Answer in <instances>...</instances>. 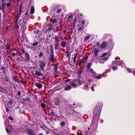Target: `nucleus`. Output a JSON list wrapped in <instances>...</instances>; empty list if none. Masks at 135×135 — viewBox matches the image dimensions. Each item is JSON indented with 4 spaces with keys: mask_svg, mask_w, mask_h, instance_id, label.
Segmentation results:
<instances>
[{
    "mask_svg": "<svg viewBox=\"0 0 135 135\" xmlns=\"http://www.w3.org/2000/svg\"><path fill=\"white\" fill-rule=\"evenodd\" d=\"M21 8L20 7V8L19 12H20V13H21Z\"/></svg>",
    "mask_w": 135,
    "mask_h": 135,
    "instance_id": "nucleus-52",
    "label": "nucleus"
},
{
    "mask_svg": "<svg viewBox=\"0 0 135 135\" xmlns=\"http://www.w3.org/2000/svg\"><path fill=\"white\" fill-rule=\"evenodd\" d=\"M11 47V45L9 43H8L6 46V49L7 50L9 49Z\"/></svg>",
    "mask_w": 135,
    "mask_h": 135,
    "instance_id": "nucleus-19",
    "label": "nucleus"
},
{
    "mask_svg": "<svg viewBox=\"0 0 135 135\" xmlns=\"http://www.w3.org/2000/svg\"><path fill=\"white\" fill-rule=\"evenodd\" d=\"M107 42L106 41H103L100 45V47L102 49L104 48L107 45Z\"/></svg>",
    "mask_w": 135,
    "mask_h": 135,
    "instance_id": "nucleus-7",
    "label": "nucleus"
},
{
    "mask_svg": "<svg viewBox=\"0 0 135 135\" xmlns=\"http://www.w3.org/2000/svg\"><path fill=\"white\" fill-rule=\"evenodd\" d=\"M38 44V42H36L35 43H33L32 44V45L33 46H36Z\"/></svg>",
    "mask_w": 135,
    "mask_h": 135,
    "instance_id": "nucleus-34",
    "label": "nucleus"
},
{
    "mask_svg": "<svg viewBox=\"0 0 135 135\" xmlns=\"http://www.w3.org/2000/svg\"><path fill=\"white\" fill-rule=\"evenodd\" d=\"M100 43L99 42H97V45H99V44Z\"/></svg>",
    "mask_w": 135,
    "mask_h": 135,
    "instance_id": "nucleus-61",
    "label": "nucleus"
},
{
    "mask_svg": "<svg viewBox=\"0 0 135 135\" xmlns=\"http://www.w3.org/2000/svg\"><path fill=\"white\" fill-rule=\"evenodd\" d=\"M118 59L119 60L120 59V58L119 57H116L115 58V59L116 60V59Z\"/></svg>",
    "mask_w": 135,
    "mask_h": 135,
    "instance_id": "nucleus-58",
    "label": "nucleus"
},
{
    "mask_svg": "<svg viewBox=\"0 0 135 135\" xmlns=\"http://www.w3.org/2000/svg\"><path fill=\"white\" fill-rule=\"evenodd\" d=\"M60 100L58 98H56L54 100V102L56 105H58L59 104Z\"/></svg>",
    "mask_w": 135,
    "mask_h": 135,
    "instance_id": "nucleus-10",
    "label": "nucleus"
},
{
    "mask_svg": "<svg viewBox=\"0 0 135 135\" xmlns=\"http://www.w3.org/2000/svg\"><path fill=\"white\" fill-rule=\"evenodd\" d=\"M36 33H38V31H36Z\"/></svg>",
    "mask_w": 135,
    "mask_h": 135,
    "instance_id": "nucleus-62",
    "label": "nucleus"
},
{
    "mask_svg": "<svg viewBox=\"0 0 135 135\" xmlns=\"http://www.w3.org/2000/svg\"><path fill=\"white\" fill-rule=\"evenodd\" d=\"M61 11V9H59L56 12L57 13H60V12Z\"/></svg>",
    "mask_w": 135,
    "mask_h": 135,
    "instance_id": "nucleus-45",
    "label": "nucleus"
},
{
    "mask_svg": "<svg viewBox=\"0 0 135 135\" xmlns=\"http://www.w3.org/2000/svg\"><path fill=\"white\" fill-rule=\"evenodd\" d=\"M16 19L15 22L18 23V21L19 19V17H16Z\"/></svg>",
    "mask_w": 135,
    "mask_h": 135,
    "instance_id": "nucleus-44",
    "label": "nucleus"
},
{
    "mask_svg": "<svg viewBox=\"0 0 135 135\" xmlns=\"http://www.w3.org/2000/svg\"><path fill=\"white\" fill-rule=\"evenodd\" d=\"M84 28V27L83 26H80L78 29V31L79 32H81L82 31Z\"/></svg>",
    "mask_w": 135,
    "mask_h": 135,
    "instance_id": "nucleus-16",
    "label": "nucleus"
},
{
    "mask_svg": "<svg viewBox=\"0 0 135 135\" xmlns=\"http://www.w3.org/2000/svg\"><path fill=\"white\" fill-rule=\"evenodd\" d=\"M81 23L82 25H84L85 23V21L84 20H83L81 22Z\"/></svg>",
    "mask_w": 135,
    "mask_h": 135,
    "instance_id": "nucleus-43",
    "label": "nucleus"
},
{
    "mask_svg": "<svg viewBox=\"0 0 135 135\" xmlns=\"http://www.w3.org/2000/svg\"><path fill=\"white\" fill-rule=\"evenodd\" d=\"M30 12L31 14H32L34 12V7L32 6L31 8V9L30 11Z\"/></svg>",
    "mask_w": 135,
    "mask_h": 135,
    "instance_id": "nucleus-15",
    "label": "nucleus"
},
{
    "mask_svg": "<svg viewBox=\"0 0 135 135\" xmlns=\"http://www.w3.org/2000/svg\"><path fill=\"white\" fill-rule=\"evenodd\" d=\"M69 81H70V80L69 79H68V80H66L65 81L66 82H69Z\"/></svg>",
    "mask_w": 135,
    "mask_h": 135,
    "instance_id": "nucleus-59",
    "label": "nucleus"
},
{
    "mask_svg": "<svg viewBox=\"0 0 135 135\" xmlns=\"http://www.w3.org/2000/svg\"><path fill=\"white\" fill-rule=\"evenodd\" d=\"M93 76L94 77L96 78L97 75V74L96 73H95V72L93 74Z\"/></svg>",
    "mask_w": 135,
    "mask_h": 135,
    "instance_id": "nucleus-39",
    "label": "nucleus"
},
{
    "mask_svg": "<svg viewBox=\"0 0 135 135\" xmlns=\"http://www.w3.org/2000/svg\"><path fill=\"white\" fill-rule=\"evenodd\" d=\"M50 58L52 60H53L54 59V51L53 49V45L52 44L50 45Z\"/></svg>",
    "mask_w": 135,
    "mask_h": 135,
    "instance_id": "nucleus-2",
    "label": "nucleus"
},
{
    "mask_svg": "<svg viewBox=\"0 0 135 135\" xmlns=\"http://www.w3.org/2000/svg\"><path fill=\"white\" fill-rule=\"evenodd\" d=\"M88 81L89 83H91L92 81V79H89L88 80Z\"/></svg>",
    "mask_w": 135,
    "mask_h": 135,
    "instance_id": "nucleus-51",
    "label": "nucleus"
},
{
    "mask_svg": "<svg viewBox=\"0 0 135 135\" xmlns=\"http://www.w3.org/2000/svg\"><path fill=\"white\" fill-rule=\"evenodd\" d=\"M55 39V44H59V40L58 38L57 37H56L54 38Z\"/></svg>",
    "mask_w": 135,
    "mask_h": 135,
    "instance_id": "nucleus-14",
    "label": "nucleus"
},
{
    "mask_svg": "<svg viewBox=\"0 0 135 135\" xmlns=\"http://www.w3.org/2000/svg\"><path fill=\"white\" fill-rule=\"evenodd\" d=\"M15 27L17 29L19 28V26L18 25V23L15 22Z\"/></svg>",
    "mask_w": 135,
    "mask_h": 135,
    "instance_id": "nucleus-26",
    "label": "nucleus"
},
{
    "mask_svg": "<svg viewBox=\"0 0 135 135\" xmlns=\"http://www.w3.org/2000/svg\"><path fill=\"white\" fill-rule=\"evenodd\" d=\"M83 83V82L80 80H79L78 82V85H80L82 84Z\"/></svg>",
    "mask_w": 135,
    "mask_h": 135,
    "instance_id": "nucleus-36",
    "label": "nucleus"
},
{
    "mask_svg": "<svg viewBox=\"0 0 135 135\" xmlns=\"http://www.w3.org/2000/svg\"><path fill=\"white\" fill-rule=\"evenodd\" d=\"M93 87H94V86H92L91 87V90L93 91H94V90L93 89Z\"/></svg>",
    "mask_w": 135,
    "mask_h": 135,
    "instance_id": "nucleus-57",
    "label": "nucleus"
},
{
    "mask_svg": "<svg viewBox=\"0 0 135 135\" xmlns=\"http://www.w3.org/2000/svg\"><path fill=\"white\" fill-rule=\"evenodd\" d=\"M90 37V36H86L85 38V40L86 41L88 40L89 38Z\"/></svg>",
    "mask_w": 135,
    "mask_h": 135,
    "instance_id": "nucleus-29",
    "label": "nucleus"
},
{
    "mask_svg": "<svg viewBox=\"0 0 135 135\" xmlns=\"http://www.w3.org/2000/svg\"><path fill=\"white\" fill-rule=\"evenodd\" d=\"M65 124V123L64 122H62L60 124V125H61V127H62Z\"/></svg>",
    "mask_w": 135,
    "mask_h": 135,
    "instance_id": "nucleus-35",
    "label": "nucleus"
},
{
    "mask_svg": "<svg viewBox=\"0 0 135 135\" xmlns=\"http://www.w3.org/2000/svg\"><path fill=\"white\" fill-rule=\"evenodd\" d=\"M18 54H19L20 55H22V54L21 53H18Z\"/></svg>",
    "mask_w": 135,
    "mask_h": 135,
    "instance_id": "nucleus-64",
    "label": "nucleus"
},
{
    "mask_svg": "<svg viewBox=\"0 0 135 135\" xmlns=\"http://www.w3.org/2000/svg\"><path fill=\"white\" fill-rule=\"evenodd\" d=\"M89 71L92 74H93L95 73L94 72V71L92 68L90 69L89 70Z\"/></svg>",
    "mask_w": 135,
    "mask_h": 135,
    "instance_id": "nucleus-27",
    "label": "nucleus"
},
{
    "mask_svg": "<svg viewBox=\"0 0 135 135\" xmlns=\"http://www.w3.org/2000/svg\"><path fill=\"white\" fill-rule=\"evenodd\" d=\"M18 96H20L21 95V93L20 91H18Z\"/></svg>",
    "mask_w": 135,
    "mask_h": 135,
    "instance_id": "nucleus-48",
    "label": "nucleus"
},
{
    "mask_svg": "<svg viewBox=\"0 0 135 135\" xmlns=\"http://www.w3.org/2000/svg\"><path fill=\"white\" fill-rule=\"evenodd\" d=\"M71 85L73 87H75L76 86H77V85L76 84H75L73 83L71 84Z\"/></svg>",
    "mask_w": 135,
    "mask_h": 135,
    "instance_id": "nucleus-38",
    "label": "nucleus"
},
{
    "mask_svg": "<svg viewBox=\"0 0 135 135\" xmlns=\"http://www.w3.org/2000/svg\"><path fill=\"white\" fill-rule=\"evenodd\" d=\"M89 87L88 86V84H85L84 85L83 88L85 90H88L89 89Z\"/></svg>",
    "mask_w": 135,
    "mask_h": 135,
    "instance_id": "nucleus-13",
    "label": "nucleus"
},
{
    "mask_svg": "<svg viewBox=\"0 0 135 135\" xmlns=\"http://www.w3.org/2000/svg\"><path fill=\"white\" fill-rule=\"evenodd\" d=\"M117 68V67L116 66H114L112 67V69L113 70H116Z\"/></svg>",
    "mask_w": 135,
    "mask_h": 135,
    "instance_id": "nucleus-31",
    "label": "nucleus"
},
{
    "mask_svg": "<svg viewBox=\"0 0 135 135\" xmlns=\"http://www.w3.org/2000/svg\"><path fill=\"white\" fill-rule=\"evenodd\" d=\"M21 51L22 52V53H23V54L25 52V51L23 49H22Z\"/></svg>",
    "mask_w": 135,
    "mask_h": 135,
    "instance_id": "nucleus-55",
    "label": "nucleus"
},
{
    "mask_svg": "<svg viewBox=\"0 0 135 135\" xmlns=\"http://www.w3.org/2000/svg\"><path fill=\"white\" fill-rule=\"evenodd\" d=\"M57 70L58 68L57 66L56 65H55L54 67V70L55 72V73H57Z\"/></svg>",
    "mask_w": 135,
    "mask_h": 135,
    "instance_id": "nucleus-20",
    "label": "nucleus"
},
{
    "mask_svg": "<svg viewBox=\"0 0 135 135\" xmlns=\"http://www.w3.org/2000/svg\"><path fill=\"white\" fill-rule=\"evenodd\" d=\"M109 59L108 57H106L104 58L103 60H105L106 61L107 60H108Z\"/></svg>",
    "mask_w": 135,
    "mask_h": 135,
    "instance_id": "nucleus-41",
    "label": "nucleus"
},
{
    "mask_svg": "<svg viewBox=\"0 0 135 135\" xmlns=\"http://www.w3.org/2000/svg\"><path fill=\"white\" fill-rule=\"evenodd\" d=\"M61 46L63 47H65L66 46V43L65 41H62L61 42Z\"/></svg>",
    "mask_w": 135,
    "mask_h": 135,
    "instance_id": "nucleus-12",
    "label": "nucleus"
},
{
    "mask_svg": "<svg viewBox=\"0 0 135 135\" xmlns=\"http://www.w3.org/2000/svg\"><path fill=\"white\" fill-rule=\"evenodd\" d=\"M30 59V56L28 53L26 52L25 54V59L27 61H29Z\"/></svg>",
    "mask_w": 135,
    "mask_h": 135,
    "instance_id": "nucleus-6",
    "label": "nucleus"
},
{
    "mask_svg": "<svg viewBox=\"0 0 135 135\" xmlns=\"http://www.w3.org/2000/svg\"><path fill=\"white\" fill-rule=\"evenodd\" d=\"M101 109L102 107H99V109L98 107L97 106L96 107L94 110V113L93 114V121H94L95 120V118L97 116L98 113V116L99 117V115L100 114V111H101Z\"/></svg>",
    "mask_w": 135,
    "mask_h": 135,
    "instance_id": "nucleus-1",
    "label": "nucleus"
},
{
    "mask_svg": "<svg viewBox=\"0 0 135 135\" xmlns=\"http://www.w3.org/2000/svg\"><path fill=\"white\" fill-rule=\"evenodd\" d=\"M125 66V65L124 63L123 64V65L121 66V67L123 68H124Z\"/></svg>",
    "mask_w": 135,
    "mask_h": 135,
    "instance_id": "nucleus-53",
    "label": "nucleus"
},
{
    "mask_svg": "<svg viewBox=\"0 0 135 135\" xmlns=\"http://www.w3.org/2000/svg\"><path fill=\"white\" fill-rule=\"evenodd\" d=\"M93 50L94 51L93 55H95V57H96L99 51V50L98 48L94 47Z\"/></svg>",
    "mask_w": 135,
    "mask_h": 135,
    "instance_id": "nucleus-4",
    "label": "nucleus"
},
{
    "mask_svg": "<svg viewBox=\"0 0 135 135\" xmlns=\"http://www.w3.org/2000/svg\"><path fill=\"white\" fill-rule=\"evenodd\" d=\"M35 74L38 76H41L42 75V74L38 70L35 71Z\"/></svg>",
    "mask_w": 135,
    "mask_h": 135,
    "instance_id": "nucleus-9",
    "label": "nucleus"
},
{
    "mask_svg": "<svg viewBox=\"0 0 135 135\" xmlns=\"http://www.w3.org/2000/svg\"><path fill=\"white\" fill-rule=\"evenodd\" d=\"M63 32L64 33V34H65L66 32L67 31L65 30H64L63 31Z\"/></svg>",
    "mask_w": 135,
    "mask_h": 135,
    "instance_id": "nucleus-49",
    "label": "nucleus"
},
{
    "mask_svg": "<svg viewBox=\"0 0 135 135\" xmlns=\"http://www.w3.org/2000/svg\"><path fill=\"white\" fill-rule=\"evenodd\" d=\"M21 13H20V12H18L16 14V17H19L21 15Z\"/></svg>",
    "mask_w": 135,
    "mask_h": 135,
    "instance_id": "nucleus-33",
    "label": "nucleus"
},
{
    "mask_svg": "<svg viewBox=\"0 0 135 135\" xmlns=\"http://www.w3.org/2000/svg\"><path fill=\"white\" fill-rule=\"evenodd\" d=\"M6 131L7 133H9L10 132V131H9L7 129L6 127Z\"/></svg>",
    "mask_w": 135,
    "mask_h": 135,
    "instance_id": "nucleus-46",
    "label": "nucleus"
},
{
    "mask_svg": "<svg viewBox=\"0 0 135 135\" xmlns=\"http://www.w3.org/2000/svg\"><path fill=\"white\" fill-rule=\"evenodd\" d=\"M9 119L12 120H13V119L10 116L9 117Z\"/></svg>",
    "mask_w": 135,
    "mask_h": 135,
    "instance_id": "nucleus-47",
    "label": "nucleus"
},
{
    "mask_svg": "<svg viewBox=\"0 0 135 135\" xmlns=\"http://www.w3.org/2000/svg\"><path fill=\"white\" fill-rule=\"evenodd\" d=\"M56 20L55 19L51 18L50 20V21L52 22V23H54L56 22Z\"/></svg>",
    "mask_w": 135,
    "mask_h": 135,
    "instance_id": "nucleus-21",
    "label": "nucleus"
},
{
    "mask_svg": "<svg viewBox=\"0 0 135 135\" xmlns=\"http://www.w3.org/2000/svg\"><path fill=\"white\" fill-rule=\"evenodd\" d=\"M77 53H76L74 55V59L73 61L74 62H75L76 60V58L77 57Z\"/></svg>",
    "mask_w": 135,
    "mask_h": 135,
    "instance_id": "nucleus-24",
    "label": "nucleus"
},
{
    "mask_svg": "<svg viewBox=\"0 0 135 135\" xmlns=\"http://www.w3.org/2000/svg\"><path fill=\"white\" fill-rule=\"evenodd\" d=\"M59 44H55L54 48L55 50H57L58 49Z\"/></svg>",
    "mask_w": 135,
    "mask_h": 135,
    "instance_id": "nucleus-23",
    "label": "nucleus"
},
{
    "mask_svg": "<svg viewBox=\"0 0 135 135\" xmlns=\"http://www.w3.org/2000/svg\"><path fill=\"white\" fill-rule=\"evenodd\" d=\"M110 69H108V70H107L106 71V72H110Z\"/></svg>",
    "mask_w": 135,
    "mask_h": 135,
    "instance_id": "nucleus-54",
    "label": "nucleus"
},
{
    "mask_svg": "<svg viewBox=\"0 0 135 135\" xmlns=\"http://www.w3.org/2000/svg\"><path fill=\"white\" fill-rule=\"evenodd\" d=\"M133 74L135 76V72H133Z\"/></svg>",
    "mask_w": 135,
    "mask_h": 135,
    "instance_id": "nucleus-63",
    "label": "nucleus"
},
{
    "mask_svg": "<svg viewBox=\"0 0 135 135\" xmlns=\"http://www.w3.org/2000/svg\"><path fill=\"white\" fill-rule=\"evenodd\" d=\"M43 55V53H42V52H41L40 54H39V56L40 57H41Z\"/></svg>",
    "mask_w": 135,
    "mask_h": 135,
    "instance_id": "nucleus-40",
    "label": "nucleus"
},
{
    "mask_svg": "<svg viewBox=\"0 0 135 135\" xmlns=\"http://www.w3.org/2000/svg\"><path fill=\"white\" fill-rule=\"evenodd\" d=\"M91 62L89 63L87 65V68L88 69H90V67L91 66Z\"/></svg>",
    "mask_w": 135,
    "mask_h": 135,
    "instance_id": "nucleus-25",
    "label": "nucleus"
},
{
    "mask_svg": "<svg viewBox=\"0 0 135 135\" xmlns=\"http://www.w3.org/2000/svg\"><path fill=\"white\" fill-rule=\"evenodd\" d=\"M108 54V53H103L102 55L100 56L101 57H103L106 55H107Z\"/></svg>",
    "mask_w": 135,
    "mask_h": 135,
    "instance_id": "nucleus-28",
    "label": "nucleus"
},
{
    "mask_svg": "<svg viewBox=\"0 0 135 135\" xmlns=\"http://www.w3.org/2000/svg\"><path fill=\"white\" fill-rule=\"evenodd\" d=\"M27 132L29 135H34L33 134L32 131L30 129H27Z\"/></svg>",
    "mask_w": 135,
    "mask_h": 135,
    "instance_id": "nucleus-8",
    "label": "nucleus"
},
{
    "mask_svg": "<svg viewBox=\"0 0 135 135\" xmlns=\"http://www.w3.org/2000/svg\"><path fill=\"white\" fill-rule=\"evenodd\" d=\"M114 63H115V64L119 66L122 64L123 63L122 61H116L114 62V61L113 62Z\"/></svg>",
    "mask_w": 135,
    "mask_h": 135,
    "instance_id": "nucleus-11",
    "label": "nucleus"
},
{
    "mask_svg": "<svg viewBox=\"0 0 135 135\" xmlns=\"http://www.w3.org/2000/svg\"><path fill=\"white\" fill-rule=\"evenodd\" d=\"M35 86L39 89H41L42 88V85L39 83H35Z\"/></svg>",
    "mask_w": 135,
    "mask_h": 135,
    "instance_id": "nucleus-5",
    "label": "nucleus"
},
{
    "mask_svg": "<svg viewBox=\"0 0 135 135\" xmlns=\"http://www.w3.org/2000/svg\"><path fill=\"white\" fill-rule=\"evenodd\" d=\"M88 59V57L87 56L85 55L84 56V59L85 60L87 59Z\"/></svg>",
    "mask_w": 135,
    "mask_h": 135,
    "instance_id": "nucleus-42",
    "label": "nucleus"
},
{
    "mask_svg": "<svg viewBox=\"0 0 135 135\" xmlns=\"http://www.w3.org/2000/svg\"><path fill=\"white\" fill-rule=\"evenodd\" d=\"M41 107L43 108H44L45 107V104L44 103H42L41 105Z\"/></svg>",
    "mask_w": 135,
    "mask_h": 135,
    "instance_id": "nucleus-32",
    "label": "nucleus"
},
{
    "mask_svg": "<svg viewBox=\"0 0 135 135\" xmlns=\"http://www.w3.org/2000/svg\"><path fill=\"white\" fill-rule=\"evenodd\" d=\"M71 88V87L69 85H68L65 89V90H69Z\"/></svg>",
    "mask_w": 135,
    "mask_h": 135,
    "instance_id": "nucleus-18",
    "label": "nucleus"
},
{
    "mask_svg": "<svg viewBox=\"0 0 135 135\" xmlns=\"http://www.w3.org/2000/svg\"><path fill=\"white\" fill-rule=\"evenodd\" d=\"M23 100L24 102H30V99L28 97L23 98Z\"/></svg>",
    "mask_w": 135,
    "mask_h": 135,
    "instance_id": "nucleus-17",
    "label": "nucleus"
},
{
    "mask_svg": "<svg viewBox=\"0 0 135 135\" xmlns=\"http://www.w3.org/2000/svg\"><path fill=\"white\" fill-rule=\"evenodd\" d=\"M15 54L14 52H13L12 54V56H15Z\"/></svg>",
    "mask_w": 135,
    "mask_h": 135,
    "instance_id": "nucleus-50",
    "label": "nucleus"
},
{
    "mask_svg": "<svg viewBox=\"0 0 135 135\" xmlns=\"http://www.w3.org/2000/svg\"><path fill=\"white\" fill-rule=\"evenodd\" d=\"M1 69L2 70H5V67L3 66L1 67Z\"/></svg>",
    "mask_w": 135,
    "mask_h": 135,
    "instance_id": "nucleus-56",
    "label": "nucleus"
},
{
    "mask_svg": "<svg viewBox=\"0 0 135 135\" xmlns=\"http://www.w3.org/2000/svg\"><path fill=\"white\" fill-rule=\"evenodd\" d=\"M11 3L10 2L9 3H7L6 6L7 7H10L11 5Z\"/></svg>",
    "mask_w": 135,
    "mask_h": 135,
    "instance_id": "nucleus-30",
    "label": "nucleus"
},
{
    "mask_svg": "<svg viewBox=\"0 0 135 135\" xmlns=\"http://www.w3.org/2000/svg\"><path fill=\"white\" fill-rule=\"evenodd\" d=\"M6 111L7 112H8V109L7 108H6Z\"/></svg>",
    "mask_w": 135,
    "mask_h": 135,
    "instance_id": "nucleus-60",
    "label": "nucleus"
},
{
    "mask_svg": "<svg viewBox=\"0 0 135 135\" xmlns=\"http://www.w3.org/2000/svg\"><path fill=\"white\" fill-rule=\"evenodd\" d=\"M13 102L12 100H10L9 101V104L11 105L10 107H13Z\"/></svg>",
    "mask_w": 135,
    "mask_h": 135,
    "instance_id": "nucleus-22",
    "label": "nucleus"
},
{
    "mask_svg": "<svg viewBox=\"0 0 135 135\" xmlns=\"http://www.w3.org/2000/svg\"><path fill=\"white\" fill-rule=\"evenodd\" d=\"M46 65L45 62L44 61H40L39 63V67L42 70H43L44 69V68Z\"/></svg>",
    "mask_w": 135,
    "mask_h": 135,
    "instance_id": "nucleus-3",
    "label": "nucleus"
},
{
    "mask_svg": "<svg viewBox=\"0 0 135 135\" xmlns=\"http://www.w3.org/2000/svg\"><path fill=\"white\" fill-rule=\"evenodd\" d=\"M103 76V75H102V76H101L100 75H99V76H97L96 77L97 79H100L101 78V77Z\"/></svg>",
    "mask_w": 135,
    "mask_h": 135,
    "instance_id": "nucleus-37",
    "label": "nucleus"
}]
</instances>
